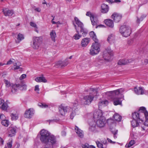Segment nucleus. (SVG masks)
Returning <instances> with one entry per match:
<instances>
[{"label":"nucleus","mask_w":148,"mask_h":148,"mask_svg":"<svg viewBox=\"0 0 148 148\" xmlns=\"http://www.w3.org/2000/svg\"><path fill=\"white\" fill-rule=\"evenodd\" d=\"M133 119L140 121L143 122L145 117V121L144 124L142 125L141 128L142 130L146 131L148 128V112L145 108L140 107L138 112H135L132 114Z\"/></svg>","instance_id":"f257e3e1"},{"label":"nucleus","mask_w":148,"mask_h":148,"mask_svg":"<svg viewBox=\"0 0 148 148\" xmlns=\"http://www.w3.org/2000/svg\"><path fill=\"white\" fill-rule=\"evenodd\" d=\"M73 106L72 109L69 107L65 106L60 107L59 108V113L62 116L65 115L66 112H69L72 110V112L70 115V118L71 119H73L75 116L78 113V109L77 108L78 104L75 103L73 104Z\"/></svg>","instance_id":"f03ea898"},{"label":"nucleus","mask_w":148,"mask_h":148,"mask_svg":"<svg viewBox=\"0 0 148 148\" xmlns=\"http://www.w3.org/2000/svg\"><path fill=\"white\" fill-rule=\"evenodd\" d=\"M107 121L105 117H102L96 121L89 120V130L90 131L94 132L96 130V124L99 128L103 127Z\"/></svg>","instance_id":"7ed1b4c3"},{"label":"nucleus","mask_w":148,"mask_h":148,"mask_svg":"<svg viewBox=\"0 0 148 148\" xmlns=\"http://www.w3.org/2000/svg\"><path fill=\"white\" fill-rule=\"evenodd\" d=\"M113 118L114 120H113L112 119H108L107 122L110 126V128L111 130V131L114 135V138H116V134H117V130H112V127H115L116 126V123L115 121L119 122L121 121L122 117L119 114L116 113L113 116Z\"/></svg>","instance_id":"20e7f679"},{"label":"nucleus","mask_w":148,"mask_h":148,"mask_svg":"<svg viewBox=\"0 0 148 148\" xmlns=\"http://www.w3.org/2000/svg\"><path fill=\"white\" fill-rule=\"evenodd\" d=\"M90 95L84 96L82 99V103L85 105L90 104L93 100L95 96L97 95V90L96 89L90 88Z\"/></svg>","instance_id":"39448f33"},{"label":"nucleus","mask_w":148,"mask_h":148,"mask_svg":"<svg viewBox=\"0 0 148 148\" xmlns=\"http://www.w3.org/2000/svg\"><path fill=\"white\" fill-rule=\"evenodd\" d=\"M56 137L47 130H41L37 136V139H55Z\"/></svg>","instance_id":"423d86ee"},{"label":"nucleus","mask_w":148,"mask_h":148,"mask_svg":"<svg viewBox=\"0 0 148 148\" xmlns=\"http://www.w3.org/2000/svg\"><path fill=\"white\" fill-rule=\"evenodd\" d=\"M100 45L98 41L92 43L90 50L89 54L92 56L97 54L100 51Z\"/></svg>","instance_id":"0eeeda50"},{"label":"nucleus","mask_w":148,"mask_h":148,"mask_svg":"<svg viewBox=\"0 0 148 148\" xmlns=\"http://www.w3.org/2000/svg\"><path fill=\"white\" fill-rule=\"evenodd\" d=\"M74 19L75 24L77 25V29L79 30V28L80 29V32L84 36H85L87 32L86 30L84 28L83 23L76 17L74 18Z\"/></svg>","instance_id":"6e6552de"},{"label":"nucleus","mask_w":148,"mask_h":148,"mask_svg":"<svg viewBox=\"0 0 148 148\" xmlns=\"http://www.w3.org/2000/svg\"><path fill=\"white\" fill-rule=\"evenodd\" d=\"M119 32L123 37H127L130 36L129 27L128 26L124 25L121 26Z\"/></svg>","instance_id":"1a4fd4ad"},{"label":"nucleus","mask_w":148,"mask_h":148,"mask_svg":"<svg viewBox=\"0 0 148 148\" xmlns=\"http://www.w3.org/2000/svg\"><path fill=\"white\" fill-rule=\"evenodd\" d=\"M113 55L112 52L110 48H108L104 51L103 58L104 59L107 61H110L111 56Z\"/></svg>","instance_id":"9d476101"},{"label":"nucleus","mask_w":148,"mask_h":148,"mask_svg":"<svg viewBox=\"0 0 148 148\" xmlns=\"http://www.w3.org/2000/svg\"><path fill=\"white\" fill-rule=\"evenodd\" d=\"M42 38L41 37H34L33 38V44L32 47L35 49H37L42 42Z\"/></svg>","instance_id":"9b49d317"},{"label":"nucleus","mask_w":148,"mask_h":148,"mask_svg":"<svg viewBox=\"0 0 148 148\" xmlns=\"http://www.w3.org/2000/svg\"><path fill=\"white\" fill-rule=\"evenodd\" d=\"M124 96L123 95H121V97H114L112 98V99L114 101V105H121L122 101L123 100Z\"/></svg>","instance_id":"f8f14e48"},{"label":"nucleus","mask_w":148,"mask_h":148,"mask_svg":"<svg viewBox=\"0 0 148 148\" xmlns=\"http://www.w3.org/2000/svg\"><path fill=\"white\" fill-rule=\"evenodd\" d=\"M122 18V15L116 12L114 13L111 16V18L113 19L116 23L119 22Z\"/></svg>","instance_id":"ddd939ff"},{"label":"nucleus","mask_w":148,"mask_h":148,"mask_svg":"<svg viewBox=\"0 0 148 148\" xmlns=\"http://www.w3.org/2000/svg\"><path fill=\"white\" fill-rule=\"evenodd\" d=\"M102 117H104L103 116V113L101 110H99L95 111L93 113L94 121H96L99 119H100Z\"/></svg>","instance_id":"4468645a"},{"label":"nucleus","mask_w":148,"mask_h":148,"mask_svg":"<svg viewBox=\"0 0 148 148\" xmlns=\"http://www.w3.org/2000/svg\"><path fill=\"white\" fill-rule=\"evenodd\" d=\"M8 136L12 137L15 135L16 131V127L14 126L10 127L8 128Z\"/></svg>","instance_id":"2eb2a0df"},{"label":"nucleus","mask_w":148,"mask_h":148,"mask_svg":"<svg viewBox=\"0 0 148 148\" xmlns=\"http://www.w3.org/2000/svg\"><path fill=\"white\" fill-rule=\"evenodd\" d=\"M34 113V109L33 108H29L25 111L24 116L26 118H31L33 116Z\"/></svg>","instance_id":"dca6fc26"},{"label":"nucleus","mask_w":148,"mask_h":148,"mask_svg":"<svg viewBox=\"0 0 148 148\" xmlns=\"http://www.w3.org/2000/svg\"><path fill=\"white\" fill-rule=\"evenodd\" d=\"M7 102V101L5 102L3 99L0 98V108L3 110L6 111L8 107Z\"/></svg>","instance_id":"f3484780"},{"label":"nucleus","mask_w":148,"mask_h":148,"mask_svg":"<svg viewBox=\"0 0 148 148\" xmlns=\"http://www.w3.org/2000/svg\"><path fill=\"white\" fill-rule=\"evenodd\" d=\"M75 131L77 135L81 138H83L84 136L83 131L80 129L77 126L75 127Z\"/></svg>","instance_id":"a211bd4d"},{"label":"nucleus","mask_w":148,"mask_h":148,"mask_svg":"<svg viewBox=\"0 0 148 148\" xmlns=\"http://www.w3.org/2000/svg\"><path fill=\"white\" fill-rule=\"evenodd\" d=\"M68 60L66 59L64 61H59L56 63L55 65L57 67H63L66 66L68 64Z\"/></svg>","instance_id":"6ab92c4d"},{"label":"nucleus","mask_w":148,"mask_h":148,"mask_svg":"<svg viewBox=\"0 0 148 148\" xmlns=\"http://www.w3.org/2000/svg\"><path fill=\"white\" fill-rule=\"evenodd\" d=\"M107 40L110 44L114 43L115 41V37L114 34L111 33L109 34L108 36Z\"/></svg>","instance_id":"aec40b11"},{"label":"nucleus","mask_w":148,"mask_h":148,"mask_svg":"<svg viewBox=\"0 0 148 148\" xmlns=\"http://www.w3.org/2000/svg\"><path fill=\"white\" fill-rule=\"evenodd\" d=\"M105 24L108 27L113 28L114 27L113 21L110 19H105L104 21Z\"/></svg>","instance_id":"412c9836"},{"label":"nucleus","mask_w":148,"mask_h":148,"mask_svg":"<svg viewBox=\"0 0 148 148\" xmlns=\"http://www.w3.org/2000/svg\"><path fill=\"white\" fill-rule=\"evenodd\" d=\"M90 41L89 38H86L83 39L81 42V45L82 47H86Z\"/></svg>","instance_id":"4be33fe9"},{"label":"nucleus","mask_w":148,"mask_h":148,"mask_svg":"<svg viewBox=\"0 0 148 148\" xmlns=\"http://www.w3.org/2000/svg\"><path fill=\"white\" fill-rule=\"evenodd\" d=\"M113 91V95L114 96L113 97L116 96L120 97H121V95H122V93L123 91V89L122 88H121Z\"/></svg>","instance_id":"5701e85b"},{"label":"nucleus","mask_w":148,"mask_h":148,"mask_svg":"<svg viewBox=\"0 0 148 148\" xmlns=\"http://www.w3.org/2000/svg\"><path fill=\"white\" fill-rule=\"evenodd\" d=\"M135 93L138 95H143L144 94V91L142 87H139L138 88L135 87L134 89Z\"/></svg>","instance_id":"b1692460"},{"label":"nucleus","mask_w":148,"mask_h":148,"mask_svg":"<svg viewBox=\"0 0 148 148\" xmlns=\"http://www.w3.org/2000/svg\"><path fill=\"white\" fill-rule=\"evenodd\" d=\"M74 26L76 30L77 33L75 34L73 36V38L75 40L79 39L82 37V35L79 34V30L77 29V25L73 23Z\"/></svg>","instance_id":"393cba45"},{"label":"nucleus","mask_w":148,"mask_h":148,"mask_svg":"<svg viewBox=\"0 0 148 148\" xmlns=\"http://www.w3.org/2000/svg\"><path fill=\"white\" fill-rule=\"evenodd\" d=\"M101 12L103 13H107L109 10V7L108 5L103 4L101 5Z\"/></svg>","instance_id":"a878e982"},{"label":"nucleus","mask_w":148,"mask_h":148,"mask_svg":"<svg viewBox=\"0 0 148 148\" xmlns=\"http://www.w3.org/2000/svg\"><path fill=\"white\" fill-rule=\"evenodd\" d=\"M3 11L4 15L5 16H12L14 13V12L12 10H10L8 9H4L3 10Z\"/></svg>","instance_id":"bb28decb"},{"label":"nucleus","mask_w":148,"mask_h":148,"mask_svg":"<svg viewBox=\"0 0 148 148\" xmlns=\"http://www.w3.org/2000/svg\"><path fill=\"white\" fill-rule=\"evenodd\" d=\"M108 101L106 100L100 101L98 104L99 108H101L106 106L108 104Z\"/></svg>","instance_id":"cd10ccee"},{"label":"nucleus","mask_w":148,"mask_h":148,"mask_svg":"<svg viewBox=\"0 0 148 148\" xmlns=\"http://www.w3.org/2000/svg\"><path fill=\"white\" fill-rule=\"evenodd\" d=\"M13 65L14 66V70H16L19 69L20 70L21 69V68L20 66H21V63L19 62H14L13 63Z\"/></svg>","instance_id":"c85d7f7f"},{"label":"nucleus","mask_w":148,"mask_h":148,"mask_svg":"<svg viewBox=\"0 0 148 148\" xmlns=\"http://www.w3.org/2000/svg\"><path fill=\"white\" fill-rule=\"evenodd\" d=\"M35 81L38 82L46 83L47 82V80L43 76L38 77L35 79Z\"/></svg>","instance_id":"c756f323"},{"label":"nucleus","mask_w":148,"mask_h":148,"mask_svg":"<svg viewBox=\"0 0 148 148\" xmlns=\"http://www.w3.org/2000/svg\"><path fill=\"white\" fill-rule=\"evenodd\" d=\"M50 35L52 40L54 42L56 41L55 38L56 37V32L54 30H52L50 32Z\"/></svg>","instance_id":"7c9ffc66"},{"label":"nucleus","mask_w":148,"mask_h":148,"mask_svg":"<svg viewBox=\"0 0 148 148\" xmlns=\"http://www.w3.org/2000/svg\"><path fill=\"white\" fill-rule=\"evenodd\" d=\"M19 89L18 84H14L12 86L11 90L12 93H15Z\"/></svg>","instance_id":"2f4dec72"},{"label":"nucleus","mask_w":148,"mask_h":148,"mask_svg":"<svg viewBox=\"0 0 148 148\" xmlns=\"http://www.w3.org/2000/svg\"><path fill=\"white\" fill-rule=\"evenodd\" d=\"M129 62V60H128L122 59L119 60L117 64L119 65H124L126 64Z\"/></svg>","instance_id":"473e14b6"},{"label":"nucleus","mask_w":148,"mask_h":148,"mask_svg":"<svg viewBox=\"0 0 148 148\" xmlns=\"http://www.w3.org/2000/svg\"><path fill=\"white\" fill-rule=\"evenodd\" d=\"M90 36L92 38L95 42L98 41V39L97 38L96 34L93 32H91L89 33Z\"/></svg>","instance_id":"72a5a7b5"},{"label":"nucleus","mask_w":148,"mask_h":148,"mask_svg":"<svg viewBox=\"0 0 148 148\" xmlns=\"http://www.w3.org/2000/svg\"><path fill=\"white\" fill-rule=\"evenodd\" d=\"M11 119L12 121L16 120L18 119V114L17 113H12L10 114Z\"/></svg>","instance_id":"f704fd0d"},{"label":"nucleus","mask_w":148,"mask_h":148,"mask_svg":"<svg viewBox=\"0 0 148 148\" xmlns=\"http://www.w3.org/2000/svg\"><path fill=\"white\" fill-rule=\"evenodd\" d=\"M139 120L133 119L131 121V125L133 127L138 126L139 125V123L138 122Z\"/></svg>","instance_id":"c9c22d12"},{"label":"nucleus","mask_w":148,"mask_h":148,"mask_svg":"<svg viewBox=\"0 0 148 148\" xmlns=\"http://www.w3.org/2000/svg\"><path fill=\"white\" fill-rule=\"evenodd\" d=\"M19 85V89L21 90H25L27 89V86L26 84H18Z\"/></svg>","instance_id":"e433bc0d"},{"label":"nucleus","mask_w":148,"mask_h":148,"mask_svg":"<svg viewBox=\"0 0 148 148\" xmlns=\"http://www.w3.org/2000/svg\"><path fill=\"white\" fill-rule=\"evenodd\" d=\"M30 25L32 27L34 28V31L37 32V33H38V28L36 24L32 22L30 23Z\"/></svg>","instance_id":"4c0bfd02"},{"label":"nucleus","mask_w":148,"mask_h":148,"mask_svg":"<svg viewBox=\"0 0 148 148\" xmlns=\"http://www.w3.org/2000/svg\"><path fill=\"white\" fill-rule=\"evenodd\" d=\"M90 20L91 21L92 24L93 25H96L97 22V20L96 17L94 16L92 17H91Z\"/></svg>","instance_id":"58836bf2"},{"label":"nucleus","mask_w":148,"mask_h":148,"mask_svg":"<svg viewBox=\"0 0 148 148\" xmlns=\"http://www.w3.org/2000/svg\"><path fill=\"white\" fill-rule=\"evenodd\" d=\"M9 122L8 120L4 119L1 121L2 125L5 127H8V126Z\"/></svg>","instance_id":"ea45409f"},{"label":"nucleus","mask_w":148,"mask_h":148,"mask_svg":"<svg viewBox=\"0 0 148 148\" xmlns=\"http://www.w3.org/2000/svg\"><path fill=\"white\" fill-rule=\"evenodd\" d=\"M24 38L23 36V34H19L18 35L17 40L18 42H20Z\"/></svg>","instance_id":"a19ab883"},{"label":"nucleus","mask_w":148,"mask_h":148,"mask_svg":"<svg viewBox=\"0 0 148 148\" xmlns=\"http://www.w3.org/2000/svg\"><path fill=\"white\" fill-rule=\"evenodd\" d=\"M43 140H42V141L44 142V140L45 141H50V143L52 144H55L56 142V139H42Z\"/></svg>","instance_id":"79ce46f5"},{"label":"nucleus","mask_w":148,"mask_h":148,"mask_svg":"<svg viewBox=\"0 0 148 148\" xmlns=\"http://www.w3.org/2000/svg\"><path fill=\"white\" fill-rule=\"evenodd\" d=\"M106 94L108 96L111 97L112 99V98L113 97H112V96L113 95V91L107 92H106Z\"/></svg>","instance_id":"37998d69"},{"label":"nucleus","mask_w":148,"mask_h":148,"mask_svg":"<svg viewBox=\"0 0 148 148\" xmlns=\"http://www.w3.org/2000/svg\"><path fill=\"white\" fill-rule=\"evenodd\" d=\"M66 128L65 127H64V130L62 131L61 132V134L62 136H64L66 135Z\"/></svg>","instance_id":"c03bdc74"},{"label":"nucleus","mask_w":148,"mask_h":148,"mask_svg":"<svg viewBox=\"0 0 148 148\" xmlns=\"http://www.w3.org/2000/svg\"><path fill=\"white\" fill-rule=\"evenodd\" d=\"M97 146L99 148H104V147H103V145L101 143H100L99 142H96Z\"/></svg>","instance_id":"a18cd8bd"},{"label":"nucleus","mask_w":148,"mask_h":148,"mask_svg":"<svg viewBox=\"0 0 148 148\" xmlns=\"http://www.w3.org/2000/svg\"><path fill=\"white\" fill-rule=\"evenodd\" d=\"M146 17V15H142L140 18H137V22L138 23H139L140 22V21H142L143 19L145 18V17Z\"/></svg>","instance_id":"49530a36"},{"label":"nucleus","mask_w":148,"mask_h":148,"mask_svg":"<svg viewBox=\"0 0 148 148\" xmlns=\"http://www.w3.org/2000/svg\"><path fill=\"white\" fill-rule=\"evenodd\" d=\"M14 62H15V60L14 59H10L9 61H8L7 62L6 64L10 65L12 64V63L13 64V63H14Z\"/></svg>","instance_id":"de8ad7c7"},{"label":"nucleus","mask_w":148,"mask_h":148,"mask_svg":"<svg viewBox=\"0 0 148 148\" xmlns=\"http://www.w3.org/2000/svg\"><path fill=\"white\" fill-rule=\"evenodd\" d=\"M4 82H5V84L6 85V86L7 87H9L11 85V83L10 82L8 81L7 80H5Z\"/></svg>","instance_id":"09e8293b"},{"label":"nucleus","mask_w":148,"mask_h":148,"mask_svg":"<svg viewBox=\"0 0 148 148\" xmlns=\"http://www.w3.org/2000/svg\"><path fill=\"white\" fill-rule=\"evenodd\" d=\"M38 106L42 108H46L48 107V106L45 104L40 103L38 104Z\"/></svg>","instance_id":"8fccbe9b"},{"label":"nucleus","mask_w":148,"mask_h":148,"mask_svg":"<svg viewBox=\"0 0 148 148\" xmlns=\"http://www.w3.org/2000/svg\"><path fill=\"white\" fill-rule=\"evenodd\" d=\"M86 15L87 16H88L90 17V19H91V17H93L94 15L92 14L91 12H86Z\"/></svg>","instance_id":"3c124183"},{"label":"nucleus","mask_w":148,"mask_h":148,"mask_svg":"<svg viewBox=\"0 0 148 148\" xmlns=\"http://www.w3.org/2000/svg\"><path fill=\"white\" fill-rule=\"evenodd\" d=\"M39 86L38 85H36L35 86L34 90L36 92H38V91L39 90Z\"/></svg>","instance_id":"603ef678"},{"label":"nucleus","mask_w":148,"mask_h":148,"mask_svg":"<svg viewBox=\"0 0 148 148\" xmlns=\"http://www.w3.org/2000/svg\"><path fill=\"white\" fill-rule=\"evenodd\" d=\"M26 77V75L25 74H22L19 78V79L21 80L23 79H25Z\"/></svg>","instance_id":"864d4df0"},{"label":"nucleus","mask_w":148,"mask_h":148,"mask_svg":"<svg viewBox=\"0 0 148 148\" xmlns=\"http://www.w3.org/2000/svg\"><path fill=\"white\" fill-rule=\"evenodd\" d=\"M12 141L8 143H7V146L8 148H11L12 147Z\"/></svg>","instance_id":"5fc2aeb1"},{"label":"nucleus","mask_w":148,"mask_h":148,"mask_svg":"<svg viewBox=\"0 0 148 148\" xmlns=\"http://www.w3.org/2000/svg\"><path fill=\"white\" fill-rule=\"evenodd\" d=\"M82 147L83 148H88V144L87 143H86L85 144L82 145Z\"/></svg>","instance_id":"6e6d98bb"},{"label":"nucleus","mask_w":148,"mask_h":148,"mask_svg":"<svg viewBox=\"0 0 148 148\" xmlns=\"http://www.w3.org/2000/svg\"><path fill=\"white\" fill-rule=\"evenodd\" d=\"M5 116L4 114H1L0 115V119L1 120L5 119Z\"/></svg>","instance_id":"4d7b16f0"},{"label":"nucleus","mask_w":148,"mask_h":148,"mask_svg":"<svg viewBox=\"0 0 148 148\" xmlns=\"http://www.w3.org/2000/svg\"><path fill=\"white\" fill-rule=\"evenodd\" d=\"M135 141L134 140H132L130 141V147L133 145L135 143Z\"/></svg>","instance_id":"13d9d810"},{"label":"nucleus","mask_w":148,"mask_h":148,"mask_svg":"<svg viewBox=\"0 0 148 148\" xmlns=\"http://www.w3.org/2000/svg\"><path fill=\"white\" fill-rule=\"evenodd\" d=\"M34 10L38 12H40L41 11V10L39 8H37L34 9Z\"/></svg>","instance_id":"bf43d9fd"},{"label":"nucleus","mask_w":148,"mask_h":148,"mask_svg":"<svg viewBox=\"0 0 148 148\" xmlns=\"http://www.w3.org/2000/svg\"><path fill=\"white\" fill-rule=\"evenodd\" d=\"M106 1L110 3H114V1L113 0H106Z\"/></svg>","instance_id":"052dcab7"},{"label":"nucleus","mask_w":148,"mask_h":148,"mask_svg":"<svg viewBox=\"0 0 148 148\" xmlns=\"http://www.w3.org/2000/svg\"><path fill=\"white\" fill-rule=\"evenodd\" d=\"M19 144L18 143H16L14 146V147L15 148H19Z\"/></svg>","instance_id":"680f3d73"},{"label":"nucleus","mask_w":148,"mask_h":148,"mask_svg":"<svg viewBox=\"0 0 148 148\" xmlns=\"http://www.w3.org/2000/svg\"><path fill=\"white\" fill-rule=\"evenodd\" d=\"M121 2V0H114V3H119Z\"/></svg>","instance_id":"e2e57ef3"},{"label":"nucleus","mask_w":148,"mask_h":148,"mask_svg":"<svg viewBox=\"0 0 148 148\" xmlns=\"http://www.w3.org/2000/svg\"><path fill=\"white\" fill-rule=\"evenodd\" d=\"M88 148H95V146H94L93 145H88Z\"/></svg>","instance_id":"0e129e2a"},{"label":"nucleus","mask_w":148,"mask_h":148,"mask_svg":"<svg viewBox=\"0 0 148 148\" xmlns=\"http://www.w3.org/2000/svg\"><path fill=\"white\" fill-rule=\"evenodd\" d=\"M48 121L49 122V124H50L51 123L55 121L53 120H48Z\"/></svg>","instance_id":"69168bd1"},{"label":"nucleus","mask_w":148,"mask_h":148,"mask_svg":"<svg viewBox=\"0 0 148 148\" xmlns=\"http://www.w3.org/2000/svg\"><path fill=\"white\" fill-rule=\"evenodd\" d=\"M144 62L145 64H148V60L145 59L144 60Z\"/></svg>","instance_id":"338daca9"},{"label":"nucleus","mask_w":148,"mask_h":148,"mask_svg":"<svg viewBox=\"0 0 148 148\" xmlns=\"http://www.w3.org/2000/svg\"><path fill=\"white\" fill-rule=\"evenodd\" d=\"M125 147L127 148H128L130 147V143L126 144L125 145Z\"/></svg>","instance_id":"774afa93"}]
</instances>
